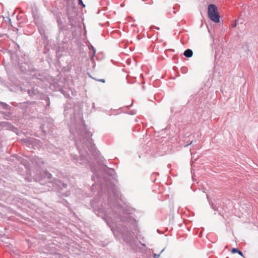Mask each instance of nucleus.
Wrapping results in <instances>:
<instances>
[{
    "instance_id": "7ed1b4c3",
    "label": "nucleus",
    "mask_w": 258,
    "mask_h": 258,
    "mask_svg": "<svg viewBox=\"0 0 258 258\" xmlns=\"http://www.w3.org/2000/svg\"><path fill=\"white\" fill-rule=\"evenodd\" d=\"M91 136H92V134H91L90 133H87V136L89 137V138L87 139V141L88 142V144H89V146H90V148H92L93 147V145L92 144V139L90 138Z\"/></svg>"
},
{
    "instance_id": "f03ea898",
    "label": "nucleus",
    "mask_w": 258,
    "mask_h": 258,
    "mask_svg": "<svg viewBox=\"0 0 258 258\" xmlns=\"http://www.w3.org/2000/svg\"><path fill=\"white\" fill-rule=\"evenodd\" d=\"M192 51L190 49L185 50L184 52V55L187 57H190L192 55Z\"/></svg>"
},
{
    "instance_id": "1a4fd4ad",
    "label": "nucleus",
    "mask_w": 258,
    "mask_h": 258,
    "mask_svg": "<svg viewBox=\"0 0 258 258\" xmlns=\"http://www.w3.org/2000/svg\"><path fill=\"white\" fill-rule=\"evenodd\" d=\"M239 254H240L241 256H243V253L239 250L238 252H237Z\"/></svg>"
},
{
    "instance_id": "f257e3e1",
    "label": "nucleus",
    "mask_w": 258,
    "mask_h": 258,
    "mask_svg": "<svg viewBox=\"0 0 258 258\" xmlns=\"http://www.w3.org/2000/svg\"><path fill=\"white\" fill-rule=\"evenodd\" d=\"M208 16L209 18L215 23L220 21V16L217 10V7L213 4H210L208 6Z\"/></svg>"
},
{
    "instance_id": "ddd939ff",
    "label": "nucleus",
    "mask_w": 258,
    "mask_h": 258,
    "mask_svg": "<svg viewBox=\"0 0 258 258\" xmlns=\"http://www.w3.org/2000/svg\"><path fill=\"white\" fill-rule=\"evenodd\" d=\"M107 223L108 225H110L109 223H108V222H107ZM109 226L110 227V226Z\"/></svg>"
},
{
    "instance_id": "6e6552de",
    "label": "nucleus",
    "mask_w": 258,
    "mask_h": 258,
    "mask_svg": "<svg viewBox=\"0 0 258 258\" xmlns=\"http://www.w3.org/2000/svg\"><path fill=\"white\" fill-rule=\"evenodd\" d=\"M159 256H160V254H156V253H155L154 254V258H159Z\"/></svg>"
},
{
    "instance_id": "0eeeda50",
    "label": "nucleus",
    "mask_w": 258,
    "mask_h": 258,
    "mask_svg": "<svg viewBox=\"0 0 258 258\" xmlns=\"http://www.w3.org/2000/svg\"><path fill=\"white\" fill-rule=\"evenodd\" d=\"M78 4L80 5H82L83 7H85V5L83 4L82 0H78Z\"/></svg>"
},
{
    "instance_id": "39448f33",
    "label": "nucleus",
    "mask_w": 258,
    "mask_h": 258,
    "mask_svg": "<svg viewBox=\"0 0 258 258\" xmlns=\"http://www.w3.org/2000/svg\"><path fill=\"white\" fill-rule=\"evenodd\" d=\"M44 174H45V178L47 177L48 179H50L51 178V174L49 173L48 172H45Z\"/></svg>"
},
{
    "instance_id": "f8f14e48",
    "label": "nucleus",
    "mask_w": 258,
    "mask_h": 258,
    "mask_svg": "<svg viewBox=\"0 0 258 258\" xmlns=\"http://www.w3.org/2000/svg\"><path fill=\"white\" fill-rule=\"evenodd\" d=\"M28 93L30 94L31 93V91H28Z\"/></svg>"
},
{
    "instance_id": "20e7f679",
    "label": "nucleus",
    "mask_w": 258,
    "mask_h": 258,
    "mask_svg": "<svg viewBox=\"0 0 258 258\" xmlns=\"http://www.w3.org/2000/svg\"><path fill=\"white\" fill-rule=\"evenodd\" d=\"M56 184L58 185V186L60 188H64L66 187V184L63 183H62L59 180H57L56 181Z\"/></svg>"
},
{
    "instance_id": "9b49d317",
    "label": "nucleus",
    "mask_w": 258,
    "mask_h": 258,
    "mask_svg": "<svg viewBox=\"0 0 258 258\" xmlns=\"http://www.w3.org/2000/svg\"><path fill=\"white\" fill-rule=\"evenodd\" d=\"M236 26V23H235V24H234L233 26H234V27H235Z\"/></svg>"
},
{
    "instance_id": "9d476101",
    "label": "nucleus",
    "mask_w": 258,
    "mask_h": 258,
    "mask_svg": "<svg viewBox=\"0 0 258 258\" xmlns=\"http://www.w3.org/2000/svg\"><path fill=\"white\" fill-rule=\"evenodd\" d=\"M99 81L103 82V83L105 82V80L104 79L99 80Z\"/></svg>"
},
{
    "instance_id": "423d86ee",
    "label": "nucleus",
    "mask_w": 258,
    "mask_h": 258,
    "mask_svg": "<svg viewBox=\"0 0 258 258\" xmlns=\"http://www.w3.org/2000/svg\"><path fill=\"white\" fill-rule=\"evenodd\" d=\"M238 251H239L238 249L236 248H233L231 250V252L233 253H236V252H238Z\"/></svg>"
}]
</instances>
